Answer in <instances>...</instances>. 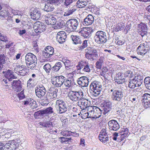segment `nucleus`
I'll use <instances>...</instances> for the list:
<instances>
[{
	"label": "nucleus",
	"mask_w": 150,
	"mask_h": 150,
	"mask_svg": "<svg viewBox=\"0 0 150 150\" xmlns=\"http://www.w3.org/2000/svg\"><path fill=\"white\" fill-rule=\"evenodd\" d=\"M88 79L85 76H83L79 78L77 80L79 85L83 87L88 86L89 83Z\"/></svg>",
	"instance_id": "20"
},
{
	"label": "nucleus",
	"mask_w": 150,
	"mask_h": 150,
	"mask_svg": "<svg viewBox=\"0 0 150 150\" xmlns=\"http://www.w3.org/2000/svg\"><path fill=\"white\" fill-rule=\"evenodd\" d=\"M41 54L43 57L45 58H47L52 56L51 54H49L47 52L45 51V50L42 52Z\"/></svg>",
	"instance_id": "55"
},
{
	"label": "nucleus",
	"mask_w": 150,
	"mask_h": 150,
	"mask_svg": "<svg viewBox=\"0 0 150 150\" xmlns=\"http://www.w3.org/2000/svg\"><path fill=\"white\" fill-rule=\"evenodd\" d=\"M71 132L70 131L63 130L61 132V133L63 136L70 137L71 136H74L73 134H71Z\"/></svg>",
	"instance_id": "46"
},
{
	"label": "nucleus",
	"mask_w": 150,
	"mask_h": 150,
	"mask_svg": "<svg viewBox=\"0 0 150 150\" xmlns=\"http://www.w3.org/2000/svg\"><path fill=\"white\" fill-rule=\"evenodd\" d=\"M75 6H74L73 7L71 8L70 9L66 11L64 15L65 16H69L72 14L76 10V8Z\"/></svg>",
	"instance_id": "43"
},
{
	"label": "nucleus",
	"mask_w": 150,
	"mask_h": 150,
	"mask_svg": "<svg viewBox=\"0 0 150 150\" xmlns=\"http://www.w3.org/2000/svg\"><path fill=\"white\" fill-rule=\"evenodd\" d=\"M104 77L105 76H104ZM105 80V83L104 84V92H108V93L111 92L110 88L111 87V86L109 83H110V82H109V80L107 79L106 80V78H104Z\"/></svg>",
	"instance_id": "32"
},
{
	"label": "nucleus",
	"mask_w": 150,
	"mask_h": 150,
	"mask_svg": "<svg viewBox=\"0 0 150 150\" xmlns=\"http://www.w3.org/2000/svg\"><path fill=\"white\" fill-rule=\"evenodd\" d=\"M87 41V40H85L83 42V43L82 44V45L80 47V49H83L87 47L88 46Z\"/></svg>",
	"instance_id": "61"
},
{
	"label": "nucleus",
	"mask_w": 150,
	"mask_h": 150,
	"mask_svg": "<svg viewBox=\"0 0 150 150\" xmlns=\"http://www.w3.org/2000/svg\"><path fill=\"white\" fill-rule=\"evenodd\" d=\"M104 101V114H105L111 110L112 103L108 99Z\"/></svg>",
	"instance_id": "22"
},
{
	"label": "nucleus",
	"mask_w": 150,
	"mask_h": 150,
	"mask_svg": "<svg viewBox=\"0 0 150 150\" xmlns=\"http://www.w3.org/2000/svg\"><path fill=\"white\" fill-rule=\"evenodd\" d=\"M34 79L30 78L27 82L28 86H32L33 83Z\"/></svg>",
	"instance_id": "62"
},
{
	"label": "nucleus",
	"mask_w": 150,
	"mask_h": 150,
	"mask_svg": "<svg viewBox=\"0 0 150 150\" xmlns=\"http://www.w3.org/2000/svg\"><path fill=\"white\" fill-rule=\"evenodd\" d=\"M0 40L1 41L7 43L8 42L7 37L2 34L1 31H0Z\"/></svg>",
	"instance_id": "47"
},
{
	"label": "nucleus",
	"mask_w": 150,
	"mask_h": 150,
	"mask_svg": "<svg viewBox=\"0 0 150 150\" xmlns=\"http://www.w3.org/2000/svg\"><path fill=\"white\" fill-rule=\"evenodd\" d=\"M123 74L119 73L117 74L115 77V81L118 84H122L124 82L125 80L123 76Z\"/></svg>",
	"instance_id": "26"
},
{
	"label": "nucleus",
	"mask_w": 150,
	"mask_h": 150,
	"mask_svg": "<svg viewBox=\"0 0 150 150\" xmlns=\"http://www.w3.org/2000/svg\"><path fill=\"white\" fill-rule=\"evenodd\" d=\"M94 21L93 17L92 15L89 14L84 19L83 24L86 25H90L93 23Z\"/></svg>",
	"instance_id": "23"
},
{
	"label": "nucleus",
	"mask_w": 150,
	"mask_h": 150,
	"mask_svg": "<svg viewBox=\"0 0 150 150\" xmlns=\"http://www.w3.org/2000/svg\"><path fill=\"white\" fill-rule=\"evenodd\" d=\"M21 144V141L20 139H16L9 141L5 144V147L8 148L9 150H16Z\"/></svg>",
	"instance_id": "9"
},
{
	"label": "nucleus",
	"mask_w": 150,
	"mask_h": 150,
	"mask_svg": "<svg viewBox=\"0 0 150 150\" xmlns=\"http://www.w3.org/2000/svg\"><path fill=\"white\" fill-rule=\"evenodd\" d=\"M103 129H102L101 130L99 136V139L102 142H103Z\"/></svg>",
	"instance_id": "64"
},
{
	"label": "nucleus",
	"mask_w": 150,
	"mask_h": 150,
	"mask_svg": "<svg viewBox=\"0 0 150 150\" xmlns=\"http://www.w3.org/2000/svg\"><path fill=\"white\" fill-rule=\"evenodd\" d=\"M85 52L86 58L91 60H93L94 57H97L98 56L97 54V50L93 47H88L85 50Z\"/></svg>",
	"instance_id": "6"
},
{
	"label": "nucleus",
	"mask_w": 150,
	"mask_h": 150,
	"mask_svg": "<svg viewBox=\"0 0 150 150\" xmlns=\"http://www.w3.org/2000/svg\"><path fill=\"white\" fill-rule=\"evenodd\" d=\"M35 91L36 96L39 98L44 96L47 92L46 90L42 85H38L35 88Z\"/></svg>",
	"instance_id": "14"
},
{
	"label": "nucleus",
	"mask_w": 150,
	"mask_h": 150,
	"mask_svg": "<svg viewBox=\"0 0 150 150\" xmlns=\"http://www.w3.org/2000/svg\"><path fill=\"white\" fill-rule=\"evenodd\" d=\"M52 94L50 93V92H47L45 96V97L50 101L51 100L53 99V97L52 96Z\"/></svg>",
	"instance_id": "60"
},
{
	"label": "nucleus",
	"mask_w": 150,
	"mask_h": 150,
	"mask_svg": "<svg viewBox=\"0 0 150 150\" xmlns=\"http://www.w3.org/2000/svg\"><path fill=\"white\" fill-rule=\"evenodd\" d=\"M89 64V63L83 60L79 62L77 65L76 66V69L77 71H79L78 72L80 71V70L83 69V68H85Z\"/></svg>",
	"instance_id": "31"
},
{
	"label": "nucleus",
	"mask_w": 150,
	"mask_h": 150,
	"mask_svg": "<svg viewBox=\"0 0 150 150\" xmlns=\"http://www.w3.org/2000/svg\"><path fill=\"white\" fill-rule=\"evenodd\" d=\"M45 51L47 52L49 54H51V56L53 54H55L56 56H58V55L56 53H54V48L51 46H47L45 50Z\"/></svg>",
	"instance_id": "42"
},
{
	"label": "nucleus",
	"mask_w": 150,
	"mask_h": 150,
	"mask_svg": "<svg viewBox=\"0 0 150 150\" xmlns=\"http://www.w3.org/2000/svg\"><path fill=\"white\" fill-rule=\"evenodd\" d=\"M143 81V77L137 74L132 79H129L128 86L131 89H134L135 87L140 86Z\"/></svg>",
	"instance_id": "4"
},
{
	"label": "nucleus",
	"mask_w": 150,
	"mask_h": 150,
	"mask_svg": "<svg viewBox=\"0 0 150 150\" xmlns=\"http://www.w3.org/2000/svg\"><path fill=\"white\" fill-rule=\"evenodd\" d=\"M81 105H83L82 107L83 109L88 108V109L89 107H90V101H88V100L86 99H84L83 100L81 101Z\"/></svg>",
	"instance_id": "39"
},
{
	"label": "nucleus",
	"mask_w": 150,
	"mask_h": 150,
	"mask_svg": "<svg viewBox=\"0 0 150 150\" xmlns=\"http://www.w3.org/2000/svg\"><path fill=\"white\" fill-rule=\"evenodd\" d=\"M142 103L144 108L150 107V94L148 93L144 94L142 96Z\"/></svg>",
	"instance_id": "15"
},
{
	"label": "nucleus",
	"mask_w": 150,
	"mask_h": 150,
	"mask_svg": "<svg viewBox=\"0 0 150 150\" xmlns=\"http://www.w3.org/2000/svg\"><path fill=\"white\" fill-rule=\"evenodd\" d=\"M94 38L95 42L100 45V47H102L103 45V31H99L97 32Z\"/></svg>",
	"instance_id": "16"
},
{
	"label": "nucleus",
	"mask_w": 150,
	"mask_h": 150,
	"mask_svg": "<svg viewBox=\"0 0 150 150\" xmlns=\"http://www.w3.org/2000/svg\"><path fill=\"white\" fill-rule=\"evenodd\" d=\"M124 25L123 23H118L117 25L115 28V30L116 31H118L124 29Z\"/></svg>",
	"instance_id": "52"
},
{
	"label": "nucleus",
	"mask_w": 150,
	"mask_h": 150,
	"mask_svg": "<svg viewBox=\"0 0 150 150\" xmlns=\"http://www.w3.org/2000/svg\"><path fill=\"white\" fill-rule=\"evenodd\" d=\"M56 21V18L52 15L48 16L45 19L46 23L48 25H54Z\"/></svg>",
	"instance_id": "29"
},
{
	"label": "nucleus",
	"mask_w": 150,
	"mask_h": 150,
	"mask_svg": "<svg viewBox=\"0 0 150 150\" xmlns=\"http://www.w3.org/2000/svg\"><path fill=\"white\" fill-rule=\"evenodd\" d=\"M58 91V90L57 88H53L52 90L50 92V93L52 94V96L53 97V98L54 99L57 97V92Z\"/></svg>",
	"instance_id": "51"
},
{
	"label": "nucleus",
	"mask_w": 150,
	"mask_h": 150,
	"mask_svg": "<svg viewBox=\"0 0 150 150\" xmlns=\"http://www.w3.org/2000/svg\"><path fill=\"white\" fill-rule=\"evenodd\" d=\"M65 77L62 75L55 76L51 79L52 84L57 87H61L64 83Z\"/></svg>",
	"instance_id": "10"
},
{
	"label": "nucleus",
	"mask_w": 150,
	"mask_h": 150,
	"mask_svg": "<svg viewBox=\"0 0 150 150\" xmlns=\"http://www.w3.org/2000/svg\"><path fill=\"white\" fill-rule=\"evenodd\" d=\"M65 23L63 20H59L56 21L54 27L55 29H60L62 28L64 26Z\"/></svg>",
	"instance_id": "34"
},
{
	"label": "nucleus",
	"mask_w": 150,
	"mask_h": 150,
	"mask_svg": "<svg viewBox=\"0 0 150 150\" xmlns=\"http://www.w3.org/2000/svg\"><path fill=\"white\" fill-rule=\"evenodd\" d=\"M88 110V112L86 114L88 117L97 118L101 116L103 108H100L96 106H90Z\"/></svg>",
	"instance_id": "1"
},
{
	"label": "nucleus",
	"mask_w": 150,
	"mask_h": 150,
	"mask_svg": "<svg viewBox=\"0 0 150 150\" xmlns=\"http://www.w3.org/2000/svg\"><path fill=\"white\" fill-rule=\"evenodd\" d=\"M33 29L34 31L37 33H41L44 31L46 29L44 24L39 21L35 23L33 25Z\"/></svg>",
	"instance_id": "13"
},
{
	"label": "nucleus",
	"mask_w": 150,
	"mask_h": 150,
	"mask_svg": "<svg viewBox=\"0 0 150 150\" xmlns=\"http://www.w3.org/2000/svg\"><path fill=\"white\" fill-rule=\"evenodd\" d=\"M62 64L60 62H57L52 67V70L54 72H57L62 67Z\"/></svg>",
	"instance_id": "36"
},
{
	"label": "nucleus",
	"mask_w": 150,
	"mask_h": 150,
	"mask_svg": "<svg viewBox=\"0 0 150 150\" xmlns=\"http://www.w3.org/2000/svg\"><path fill=\"white\" fill-rule=\"evenodd\" d=\"M88 0H79L76 3V6L78 8H82L88 5Z\"/></svg>",
	"instance_id": "27"
},
{
	"label": "nucleus",
	"mask_w": 150,
	"mask_h": 150,
	"mask_svg": "<svg viewBox=\"0 0 150 150\" xmlns=\"http://www.w3.org/2000/svg\"><path fill=\"white\" fill-rule=\"evenodd\" d=\"M8 13L6 10H2L0 12V16L4 18H5L8 16Z\"/></svg>",
	"instance_id": "56"
},
{
	"label": "nucleus",
	"mask_w": 150,
	"mask_h": 150,
	"mask_svg": "<svg viewBox=\"0 0 150 150\" xmlns=\"http://www.w3.org/2000/svg\"><path fill=\"white\" fill-rule=\"evenodd\" d=\"M25 63L29 68L33 69L35 67L37 64L36 56L32 53H28L25 56Z\"/></svg>",
	"instance_id": "3"
},
{
	"label": "nucleus",
	"mask_w": 150,
	"mask_h": 150,
	"mask_svg": "<svg viewBox=\"0 0 150 150\" xmlns=\"http://www.w3.org/2000/svg\"><path fill=\"white\" fill-rule=\"evenodd\" d=\"M56 38L59 43H62L65 42L67 38V34L64 31H60L57 33Z\"/></svg>",
	"instance_id": "17"
},
{
	"label": "nucleus",
	"mask_w": 150,
	"mask_h": 150,
	"mask_svg": "<svg viewBox=\"0 0 150 150\" xmlns=\"http://www.w3.org/2000/svg\"><path fill=\"white\" fill-rule=\"evenodd\" d=\"M53 114L54 115L55 113L54 112L53 109L51 107L47 108L45 109L42 110H39L35 112L34 116H44L46 114Z\"/></svg>",
	"instance_id": "12"
},
{
	"label": "nucleus",
	"mask_w": 150,
	"mask_h": 150,
	"mask_svg": "<svg viewBox=\"0 0 150 150\" xmlns=\"http://www.w3.org/2000/svg\"><path fill=\"white\" fill-rule=\"evenodd\" d=\"M8 59V57H6L4 54H0V63L4 64H7V61Z\"/></svg>",
	"instance_id": "41"
},
{
	"label": "nucleus",
	"mask_w": 150,
	"mask_h": 150,
	"mask_svg": "<svg viewBox=\"0 0 150 150\" xmlns=\"http://www.w3.org/2000/svg\"><path fill=\"white\" fill-rule=\"evenodd\" d=\"M108 125L109 129L111 130H113L116 131L120 128L119 124L115 120H113L109 121L108 123Z\"/></svg>",
	"instance_id": "19"
},
{
	"label": "nucleus",
	"mask_w": 150,
	"mask_h": 150,
	"mask_svg": "<svg viewBox=\"0 0 150 150\" xmlns=\"http://www.w3.org/2000/svg\"><path fill=\"white\" fill-rule=\"evenodd\" d=\"M91 32V29L88 28H85L80 32L81 36L85 38H89L90 37Z\"/></svg>",
	"instance_id": "25"
},
{
	"label": "nucleus",
	"mask_w": 150,
	"mask_h": 150,
	"mask_svg": "<svg viewBox=\"0 0 150 150\" xmlns=\"http://www.w3.org/2000/svg\"><path fill=\"white\" fill-rule=\"evenodd\" d=\"M93 67L92 65L89 64L85 68H84L82 69V71L86 72H89L91 70H92Z\"/></svg>",
	"instance_id": "49"
},
{
	"label": "nucleus",
	"mask_w": 150,
	"mask_h": 150,
	"mask_svg": "<svg viewBox=\"0 0 150 150\" xmlns=\"http://www.w3.org/2000/svg\"><path fill=\"white\" fill-rule=\"evenodd\" d=\"M144 82L146 88L150 90V77H146L144 79Z\"/></svg>",
	"instance_id": "44"
},
{
	"label": "nucleus",
	"mask_w": 150,
	"mask_h": 150,
	"mask_svg": "<svg viewBox=\"0 0 150 150\" xmlns=\"http://www.w3.org/2000/svg\"><path fill=\"white\" fill-rule=\"evenodd\" d=\"M32 109H35L36 108L38 107V105L36 103V102L34 101L33 100L32 101L31 105H30Z\"/></svg>",
	"instance_id": "59"
},
{
	"label": "nucleus",
	"mask_w": 150,
	"mask_h": 150,
	"mask_svg": "<svg viewBox=\"0 0 150 150\" xmlns=\"http://www.w3.org/2000/svg\"><path fill=\"white\" fill-rule=\"evenodd\" d=\"M55 107L57 112L59 114H62L67 110L66 103L61 100H58L56 101Z\"/></svg>",
	"instance_id": "5"
},
{
	"label": "nucleus",
	"mask_w": 150,
	"mask_h": 150,
	"mask_svg": "<svg viewBox=\"0 0 150 150\" xmlns=\"http://www.w3.org/2000/svg\"><path fill=\"white\" fill-rule=\"evenodd\" d=\"M97 23H98L100 25H101L103 23V17H98L97 20Z\"/></svg>",
	"instance_id": "63"
},
{
	"label": "nucleus",
	"mask_w": 150,
	"mask_h": 150,
	"mask_svg": "<svg viewBox=\"0 0 150 150\" xmlns=\"http://www.w3.org/2000/svg\"><path fill=\"white\" fill-rule=\"evenodd\" d=\"M69 78L68 79H65L63 83L65 86L68 88H69L73 84V82L71 80H69Z\"/></svg>",
	"instance_id": "40"
},
{
	"label": "nucleus",
	"mask_w": 150,
	"mask_h": 150,
	"mask_svg": "<svg viewBox=\"0 0 150 150\" xmlns=\"http://www.w3.org/2000/svg\"><path fill=\"white\" fill-rule=\"evenodd\" d=\"M11 83L12 88L14 91L17 92L21 90L22 85L20 80H14Z\"/></svg>",
	"instance_id": "18"
},
{
	"label": "nucleus",
	"mask_w": 150,
	"mask_h": 150,
	"mask_svg": "<svg viewBox=\"0 0 150 150\" xmlns=\"http://www.w3.org/2000/svg\"><path fill=\"white\" fill-rule=\"evenodd\" d=\"M70 38L75 44H81L82 42L81 39L77 36L71 35V36Z\"/></svg>",
	"instance_id": "38"
},
{
	"label": "nucleus",
	"mask_w": 150,
	"mask_h": 150,
	"mask_svg": "<svg viewBox=\"0 0 150 150\" xmlns=\"http://www.w3.org/2000/svg\"><path fill=\"white\" fill-rule=\"evenodd\" d=\"M62 61L64 64L66 69L67 70L71 69L73 66V63L67 59H63Z\"/></svg>",
	"instance_id": "30"
},
{
	"label": "nucleus",
	"mask_w": 150,
	"mask_h": 150,
	"mask_svg": "<svg viewBox=\"0 0 150 150\" xmlns=\"http://www.w3.org/2000/svg\"><path fill=\"white\" fill-rule=\"evenodd\" d=\"M52 67L49 64H46L43 67V69L47 73H49L50 71L52 70Z\"/></svg>",
	"instance_id": "50"
},
{
	"label": "nucleus",
	"mask_w": 150,
	"mask_h": 150,
	"mask_svg": "<svg viewBox=\"0 0 150 150\" xmlns=\"http://www.w3.org/2000/svg\"><path fill=\"white\" fill-rule=\"evenodd\" d=\"M100 83L97 81L91 83L90 86L89 94L92 97H96L100 93L102 89Z\"/></svg>",
	"instance_id": "2"
},
{
	"label": "nucleus",
	"mask_w": 150,
	"mask_h": 150,
	"mask_svg": "<svg viewBox=\"0 0 150 150\" xmlns=\"http://www.w3.org/2000/svg\"><path fill=\"white\" fill-rule=\"evenodd\" d=\"M45 97H44V98L41 101V104L42 106L47 105L50 102Z\"/></svg>",
	"instance_id": "54"
},
{
	"label": "nucleus",
	"mask_w": 150,
	"mask_h": 150,
	"mask_svg": "<svg viewBox=\"0 0 150 150\" xmlns=\"http://www.w3.org/2000/svg\"><path fill=\"white\" fill-rule=\"evenodd\" d=\"M32 100H31L30 98H28L26 99L25 100L23 101L24 104L25 105H29V106L31 105L32 101Z\"/></svg>",
	"instance_id": "57"
},
{
	"label": "nucleus",
	"mask_w": 150,
	"mask_h": 150,
	"mask_svg": "<svg viewBox=\"0 0 150 150\" xmlns=\"http://www.w3.org/2000/svg\"><path fill=\"white\" fill-rule=\"evenodd\" d=\"M39 125H41L44 127L45 129L47 128H50L51 126H52V122L50 121H46L44 120L42 122H40L39 123Z\"/></svg>",
	"instance_id": "33"
},
{
	"label": "nucleus",
	"mask_w": 150,
	"mask_h": 150,
	"mask_svg": "<svg viewBox=\"0 0 150 150\" xmlns=\"http://www.w3.org/2000/svg\"><path fill=\"white\" fill-rule=\"evenodd\" d=\"M2 73L4 76L8 79L9 81H11L12 79L15 78V76L13 74V72L9 69L7 71H3Z\"/></svg>",
	"instance_id": "24"
},
{
	"label": "nucleus",
	"mask_w": 150,
	"mask_h": 150,
	"mask_svg": "<svg viewBox=\"0 0 150 150\" xmlns=\"http://www.w3.org/2000/svg\"><path fill=\"white\" fill-rule=\"evenodd\" d=\"M147 26L146 24L141 23H140L138 24L137 30L139 32L141 31H147Z\"/></svg>",
	"instance_id": "37"
},
{
	"label": "nucleus",
	"mask_w": 150,
	"mask_h": 150,
	"mask_svg": "<svg viewBox=\"0 0 150 150\" xmlns=\"http://www.w3.org/2000/svg\"><path fill=\"white\" fill-rule=\"evenodd\" d=\"M17 74L18 75L22 76H25L27 74V72L26 71V69H24V70L17 71Z\"/></svg>",
	"instance_id": "53"
},
{
	"label": "nucleus",
	"mask_w": 150,
	"mask_h": 150,
	"mask_svg": "<svg viewBox=\"0 0 150 150\" xmlns=\"http://www.w3.org/2000/svg\"><path fill=\"white\" fill-rule=\"evenodd\" d=\"M41 13L40 10L37 9L32 10L30 13L31 18L33 20H38L41 17Z\"/></svg>",
	"instance_id": "21"
},
{
	"label": "nucleus",
	"mask_w": 150,
	"mask_h": 150,
	"mask_svg": "<svg viewBox=\"0 0 150 150\" xmlns=\"http://www.w3.org/2000/svg\"><path fill=\"white\" fill-rule=\"evenodd\" d=\"M76 1V0H64V5L65 7L67 8L69 5Z\"/></svg>",
	"instance_id": "48"
},
{
	"label": "nucleus",
	"mask_w": 150,
	"mask_h": 150,
	"mask_svg": "<svg viewBox=\"0 0 150 150\" xmlns=\"http://www.w3.org/2000/svg\"><path fill=\"white\" fill-rule=\"evenodd\" d=\"M110 91L112 92L111 98L113 100L120 101L123 97V90L122 88L117 90L111 89Z\"/></svg>",
	"instance_id": "8"
},
{
	"label": "nucleus",
	"mask_w": 150,
	"mask_h": 150,
	"mask_svg": "<svg viewBox=\"0 0 150 150\" xmlns=\"http://www.w3.org/2000/svg\"><path fill=\"white\" fill-rule=\"evenodd\" d=\"M103 61L99 60L96 63V67L98 69H101L102 72H103Z\"/></svg>",
	"instance_id": "45"
},
{
	"label": "nucleus",
	"mask_w": 150,
	"mask_h": 150,
	"mask_svg": "<svg viewBox=\"0 0 150 150\" xmlns=\"http://www.w3.org/2000/svg\"><path fill=\"white\" fill-rule=\"evenodd\" d=\"M42 5L44 6V10L47 12L51 11H53L55 6L54 4L52 3H47V4H42Z\"/></svg>",
	"instance_id": "28"
},
{
	"label": "nucleus",
	"mask_w": 150,
	"mask_h": 150,
	"mask_svg": "<svg viewBox=\"0 0 150 150\" xmlns=\"http://www.w3.org/2000/svg\"><path fill=\"white\" fill-rule=\"evenodd\" d=\"M142 44H141L137 48V53L141 55H144L147 52V49H146L144 48H142Z\"/></svg>",
	"instance_id": "35"
},
{
	"label": "nucleus",
	"mask_w": 150,
	"mask_h": 150,
	"mask_svg": "<svg viewBox=\"0 0 150 150\" xmlns=\"http://www.w3.org/2000/svg\"><path fill=\"white\" fill-rule=\"evenodd\" d=\"M83 96V93L81 91H71L70 92L69 94V98L74 101H76L81 99Z\"/></svg>",
	"instance_id": "11"
},
{
	"label": "nucleus",
	"mask_w": 150,
	"mask_h": 150,
	"mask_svg": "<svg viewBox=\"0 0 150 150\" xmlns=\"http://www.w3.org/2000/svg\"><path fill=\"white\" fill-rule=\"evenodd\" d=\"M79 21L76 19H71L67 21L65 25V26L71 31H76L78 26ZM76 31H77L76 30Z\"/></svg>",
	"instance_id": "7"
},
{
	"label": "nucleus",
	"mask_w": 150,
	"mask_h": 150,
	"mask_svg": "<svg viewBox=\"0 0 150 150\" xmlns=\"http://www.w3.org/2000/svg\"><path fill=\"white\" fill-rule=\"evenodd\" d=\"M18 97L20 100H22L25 98V95H24L23 91H22L20 93H18Z\"/></svg>",
	"instance_id": "58"
}]
</instances>
